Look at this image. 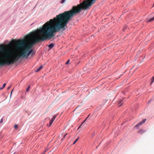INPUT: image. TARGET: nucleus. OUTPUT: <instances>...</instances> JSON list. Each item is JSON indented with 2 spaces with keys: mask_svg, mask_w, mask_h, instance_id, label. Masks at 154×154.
Masks as SVG:
<instances>
[{
  "mask_svg": "<svg viewBox=\"0 0 154 154\" xmlns=\"http://www.w3.org/2000/svg\"><path fill=\"white\" fill-rule=\"evenodd\" d=\"M90 6V0H85L69 11L57 15L43 25L42 28L25 36L26 39L14 40L6 45H0V62L2 66L14 64L21 57L28 58L33 50V44L37 42L50 39L55 33L65 27L74 15Z\"/></svg>",
  "mask_w": 154,
  "mask_h": 154,
  "instance_id": "obj_1",
  "label": "nucleus"
},
{
  "mask_svg": "<svg viewBox=\"0 0 154 154\" xmlns=\"http://www.w3.org/2000/svg\"><path fill=\"white\" fill-rule=\"evenodd\" d=\"M57 116V115H55L53 116L52 118V119L50 121L49 124H48L47 125V126L48 127H50L51 125L53 122H54V120L56 118V117Z\"/></svg>",
  "mask_w": 154,
  "mask_h": 154,
  "instance_id": "obj_2",
  "label": "nucleus"
},
{
  "mask_svg": "<svg viewBox=\"0 0 154 154\" xmlns=\"http://www.w3.org/2000/svg\"><path fill=\"white\" fill-rule=\"evenodd\" d=\"M146 120V119H143L142 121L140 122L139 123H138L139 125H142L145 122Z\"/></svg>",
  "mask_w": 154,
  "mask_h": 154,
  "instance_id": "obj_3",
  "label": "nucleus"
},
{
  "mask_svg": "<svg viewBox=\"0 0 154 154\" xmlns=\"http://www.w3.org/2000/svg\"><path fill=\"white\" fill-rule=\"evenodd\" d=\"M54 44L51 43L48 46V47L50 48H52L54 46Z\"/></svg>",
  "mask_w": 154,
  "mask_h": 154,
  "instance_id": "obj_4",
  "label": "nucleus"
},
{
  "mask_svg": "<svg viewBox=\"0 0 154 154\" xmlns=\"http://www.w3.org/2000/svg\"><path fill=\"white\" fill-rule=\"evenodd\" d=\"M43 68V66L42 65L41 66H40V67H39V68H37V69L35 71L36 72H39L41 69H42Z\"/></svg>",
  "mask_w": 154,
  "mask_h": 154,
  "instance_id": "obj_5",
  "label": "nucleus"
},
{
  "mask_svg": "<svg viewBox=\"0 0 154 154\" xmlns=\"http://www.w3.org/2000/svg\"><path fill=\"white\" fill-rule=\"evenodd\" d=\"M154 20V17L150 19H149L148 20V22H151L153 21Z\"/></svg>",
  "mask_w": 154,
  "mask_h": 154,
  "instance_id": "obj_6",
  "label": "nucleus"
},
{
  "mask_svg": "<svg viewBox=\"0 0 154 154\" xmlns=\"http://www.w3.org/2000/svg\"><path fill=\"white\" fill-rule=\"evenodd\" d=\"M144 131L143 130H141V129L138 132V133L140 134H142L143 133H144Z\"/></svg>",
  "mask_w": 154,
  "mask_h": 154,
  "instance_id": "obj_7",
  "label": "nucleus"
},
{
  "mask_svg": "<svg viewBox=\"0 0 154 154\" xmlns=\"http://www.w3.org/2000/svg\"><path fill=\"white\" fill-rule=\"evenodd\" d=\"M123 100H120L119 101V106H121L122 105V102L123 101Z\"/></svg>",
  "mask_w": 154,
  "mask_h": 154,
  "instance_id": "obj_8",
  "label": "nucleus"
},
{
  "mask_svg": "<svg viewBox=\"0 0 154 154\" xmlns=\"http://www.w3.org/2000/svg\"><path fill=\"white\" fill-rule=\"evenodd\" d=\"M154 81V76H153L151 79V82L150 84H152Z\"/></svg>",
  "mask_w": 154,
  "mask_h": 154,
  "instance_id": "obj_9",
  "label": "nucleus"
},
{
  "mask_svg": "<svg viewBox=\"0 0 154 154\" xmlns=\"http://www.w3.org/2000/svg\"><path fill=\"white\" fill-rule=\"evenodd\" d=\"M6 85V83H4L3 84V85L2 87L1 88H0V90L2 89L3 88H5V87Z\"/></svg>",
  "mask_w": 154,
  "mask_h": 154,
  "instance_id": "obj_10",
  "label": "nucleus"
},
{
  "mask_svg": "<svg viewBox=\"0 0 154 154\" xmlns=\"http://www.w3.org/2000/svg\"><path fill=\"white\" fill-rule=\"evenodd\" d=\"M67 133H66L65 135L62 138V139H61V140H62V141H63L64 139V138H65V137L67 135Z\"/></svg>",
  "mask_w": 154,
  "mask_h": 154,
  "instance_id": "obj_11",
  "label": "nucleus"
},
{
  "mask_svg": "<svg viewBox=\"0 0 154 154\" xmlns=\"http://www.w3.org/2000/svg\"><path fill=\"white\" fill-rule=\"evenodd\" d=\"M78 139H79V138H78L75 140V141L74 142V143H73V144H74L78 140Z\"/></svg>",
  "mask_w": 154,
  "mask_h": 154,
  "instance_id": "obj_12",
  "label": "nucleus"
},
{
  "mask_svg": "<svg viewBox=\"0 0 154 154\" xmlns=\"http://www.w3.org/2000/svg\"><path fill=\"white\" fill-rule=\"evenodd\" d=\"M47 149H45L44 150V151L43 152H42V153H41V154H45V152H46V151H47Z\"/></svg>",
  "mask_w": 154,
  "mask_h": 154,
  "instance_id": "obj_13",
  "label": "nucleus"
},
{
  "mask_svg": "<svg viewBox=\"0 0 154 154\" xmlns=\"http://www.w3.org/2000/svg\"><path fill=\"white\" fill-rule=\"evenodd\" d=\"M66 0H62L61 3L63 4L65 2Z\"/></svg>",
  "mask_w": 154,
  "mask_h": 154,
  "instance_id": "obj_14",
  "label": "nucleus"
},
{
  "mask_svg": "<svg viewBox=\"0 0 154 154\" xmlns=\"http://www.w3.org/2000/svg\"><path fill=\"white\" fill-rule=\"evenodd\" d=\"M30 86H29L28 88H27L26 89V91L27 92H28L29 91V89H30Z\"/></svg>",
  "mask_w": 154,
  "mask_h": 154,
  "instance_id": "obj_15",
  "label": "nucleus"
},
{
  "mask_svg": "<svg viewBox=\"0 0 154 154\" xmlns=\"http://www.w3.org/2000/svg\"><path fill=\"white\" fill-rule=\"evenodd\" d=\"M139 126H140L138 124L137 125H136L135 126H134V127L135 128H137V127Z\"/></svg>",
  "mask_w": 154,
  "mask_h": 154,
  "instance_id": "obj_16",
  "label": "nucleus"
},
{
  "mask_svg": "<svg viewBox=\"0 0 154 154\" xmlns=\"http://www.w3.org/2000/svg\"><path fill=\"white\" fill-rule=\"evenodd\" d=\"M69 60H68L67 61V62L66 63V64H68V63H69Z\"/></svg>",
  "mask_w": 154,
  "mask_h": 154,
  "instance_id": "obj_17",
  "label": "nucleus"
},
{
  "mask_svg": "<svg viewBox=\"0 0 154 154\" xmlns=\"http://www.w3.org/2000/svg\"><path fill=\"white\" fill-rule=\"evenodd\" d=\"M17 125H15L14 126V128H17Z\"/></svg>",
  "mask_w": 154,
  "mask_h": 154,
  "instance_id": "obj_18",
  "label": "nucleus"
},
{
  "mask_svg": "<svg viewBox=\"0 0 154 154\" xmlns=\"http://www.w3.org/2000/svg\"><path fill=\"white\" fill-rule=\"evenodd\" d=\"M2 122H3V119H2L1 120H0V122L1 123Z\"/></svg>",
  "mask_w": 154,
  "mask_h": 154,
  "instance_id": "obj_19",
  "label": "nucleus"
},
{
  "mask_svg": "<svg viewBox=\"0 0 154 154\" xmlns=\"http://www.w3.org/2000/svg\"><path fill=\"white\" fill-rule=\"evenodd\" d=\"M10 87H11V86H9L8 87V88H7V89H8V90L9 89H10Z\"/></svg>",
  "mask_w": 154,
  "mask_h": 154,
  "instance_id": "obj_20",
  "label": "nucleus"
},
{
  "mask_svg": "<svg viewBox=\"0 0 154 154\" xmlns=\"http://www.w3.org/2000/svg\"><path fill=\"white\" fill-rule=\"evenodd\" d=\"M32 54H34V55L35 54L34 52H32V53H31Z\"/></svg>",
  "mask_w": 154,
  "mask_h": 154,
  "instance_id": "obj_21",
  "label": "nucleus"
},
{
  "mask_svg": "<svg viewBox=\"0 0 154 154\" xmlns=\"http://www.w3.org/2000/svg\"><path fill=\"white\" fill-rule=\"evenodd\" d=\"M2 65L1 64V63L0 62V66H2Z\"/></svg>",
  "mask_w": 154,
  "mask_h": 154,
  "instance_id": "obj_22",
  "label": "nucleus"
},
{
  "mask_svg": "<svg viewBox=\"0 0 154 154\" xmlns=\"http://www.w3.org/2000/svg\"><path fill=\"white\" fill-rule=\"evenodd\" d=\"M81 126H82V125H80L79 126V128H81Z\"/></svg>",
  "mask_w": 154,
  "mask_h": 154,
  "instance_id": "obj_23",
  "label": "nucleus"
},
{
  "mask_svg": "<svg viewBox=\"0 0 154 154\" xmlns=\"http://www.w3.org/2000/svg\"><path fill=\"white\" fill-rule=\"evenodd\" d=\"M95 133H94L93 134V135L94 136V135H95Z\"/></svg>",
  "mask_w": 154,
  "mask_h": 154,
  "instance_id": "obj_24",
  "label": "nucleus"
},
{
  "mask_svg": "<svg viewBox=\"0 0 154 154\" xmlns=\"http://www.w3.org/2000/svg\"><path fill=\"white\" fill-rule=\"evenodd\" d=\"M125 29H125V28H124V29H123V30H124V31H125Z\"/></svg>",
  "mask_w": 154,
  "mask_h": 154,
  "instance_id": "obj_25",
  "label": "nucleus"
},
{
  "mask_svg": "<svg viewBox=\"0 0 154 154\" xmlns=\"http://www.w3.org/2000/svg\"><path fill=\"white\" fill-rule=\"evenodd\" d=\"M13 91V90H12L11 91V93H12V92Z\"/></svg>",
  "mask_w": 154,
  "mask_h": 154,
  "instance_id": "obj_26",
  "label": "nucleus"
},
{
  "mask_svg": "<svg viewBox=\"0 0 154 154\" xmlns=\"http://www.w3.org/2000/svg\"><path fill=\"white\" fill-rule=\"evenodd\" d=\"M87 118L84 121V122H85V121L86 120V119H87Z\"/></svg>",
  "mask_w": 154,
  "mask_h": 154,
  "instance_id": "obj_27",
  "label": "nucleus"
},
{
  "mask_svg": "<svg viewBox=\"0 0 154 154\" xmlns=\"http://www.w3.org/2000/svg\"><path fill=\"white\" fill-rule=\"evenodd\" d=\"M153 6H154V5H153Z\"/></svg>",
  "mask_w": 154,
  "mask_h": 154,
  "instance_id": "obj_28",
  "label": "nucleus"
}]
</instances>
